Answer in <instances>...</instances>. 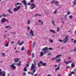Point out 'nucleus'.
<instances>
[{
	"instance_id": "60",
	"label": "nucleus",
	"mask_w": 76,
	"mask_h": 76,
	"mask_svg": "<svg viewBox=\"0 0 76 76\" xmlns=\"http://www.w3.org/2000/svg\"><path fill=\"white\" fill-rule=\"evenodd\" d=\"M41 24V25H43V22L42 21Z\"/></svg>"
},
{
	"instance_id": "18",
	"label": "nucleus",
	"mask_w": 76,
	"mask_h": 76,
	"mask_svg": "<svg viewBox=\"0 0 76 76\" xmlns=\"http://www.w3.org/2000/svg\"><path fill=\"white\" fill-rule=\"evenodd\" d=\"M8 12H9L10 14H12V12L11 11V9H10L8 10Z\"/></svg>"
},
{
	"instance_id": "59",
	"label": "nucleus",
	"mask_w": 76,
	"mask_h": 76,
	"mask_svg": "<svg viewBox=\"0 0 76 76\" xmlns=\"http://www.w3.org/2000/svg\"><path fill=\"white\" fill-rule=\"evenodd\" d=\"M34 54H33L32 55V58H33V57H34Z\"/></svg>"
},
{
	"instance_id": "53",
	"label": "nucleus",
	"mask_w": 76,
	"mask_h": 76,
	"mask_svg": "<svg viewBox=\"0 0 76 76\" xmlns=\"http://www.w3.org/2000/svg\"><path fill=\"white\" fill-rule=\"evenodd\" d=\"M29 50H28L27 51V54H29Z\"/></svg>"
},
{
	"instance_id": "64",
	"label": "nucleus",
	"mask_w": 76,
	"mask_h": 76,
	"mask_svg": "<svg viewBox=\"0 0 76 76\" xmlns=\"http://www.w3.org/2000/svg\"><path fill=\"white\" fill-rule=\"evenodd\" d=\"M74 71H75V72H76V69H74Z\"/></svg>"
},
{
	"instance_id": "33",
	"label": "nucleus",
	"mask_w": 76,
	"mask_h": 76,
	"mask_svg": "<svg viewBox=\"0 0 76 76\" xmlns=\"http://www.w3.org/2000/svg\"><path fill=\"white\" fill-rule=\"evenodd\" d=\"M34 2V0H31L30 1V3H33Z\"/></svg>"
},
{
	"instance_id": "19",
	"label": "nucleus",
	"mask_w": 76,
	"mask_h": 76,
	"mask_svg": "<svg viewBox=\"0 0 76 76\" xmlns=\"http://www.w3.org/2000/svg\"><path fill=\"white\" fill-rule=\"evenodd\" d=\"M3 74H2V76H5L6 75H5V72H2Z\"/></svg>"
},
{
	"instance_id": "11",
	"label": "nucleus",
	"mask_w": 76,
	"mask_h": 76,
	"mask_svg": "<svg viewBox=\"0 0 76 76\" xmlns=\"http://www.w3.org/2000/svg\"><path fill=\"white\" fill-rule=\"evenodd\" d=\"M40 64H42V65L43 66H46V65H47V64H46V63H43V61H40Z\"/></svg>"
},
{
	"instance_id": "55",
	"label": "nucleus",
	"mask_w": 76,
	"mask_h": 76,
	"mask_svg": "<svg viewBox=\"0 0 76 76\" xmlns=\"http://www.w3.org/2000/svg\"><path fill=\"white\" fill-rule=\"evenodd\" d=\"M11 33L12 34H15V32H11Z\"/></svg>"
},
{
	"instance_id": "44",
	"label": "nucleus",
	"mask_w": 76,
	"mask_h": 76,
	"mask_svg": "<svg viewBox=\"0 0 76 76\" xmlns=\"http://www.w3.org/2000/svg\"><path fill=\"white\" fill-rule=\"evenodd\" d=\"M40 64V63H39L38 64V66L39 67H40L41 66V64Z\"/></svg>"
},
{
	"instance_id": "25",
	"label": "nucleus",
	"mask_w": 76,
	"mask_h": 76,
	"mask_svg": "<svg viewBox=\"0 0 76 76\" xmlns=\"http://www.w3.org/2000/svg\"><path fill=\"white\" fill-rule=\"evenodd\" d=\"M43 54H44V53H43V52H41L40 53L41 56H43Z\"/></svg>"
},
{
	"instance_id": "16",
	"label": "nucleus",
	"mask_w": 76,
	"mask_h": 76,
	"mask_svg": "<svg viewBox=\"0 0 76 76\" xmlns=\"http://www.w3.org/2000/svg\"><path fill=\"white\" fill-rule=\"evenodd\" d=\"M61 56H62V55H59L56 56L55 57V58H59V57H61Z\"/></svg>"
},
{
	"instance_id": "1",
	"label": "nucleus",
	"mask_w": 76,
	"mask_h": 76,
	"mask_svg": "<svg viewBox=\"0 0 76 76\" xmlns=\"http://www.w3.org/2000/svg\"><path fill=\"white\" fill-rule=\"evenodd\" d=\"M32 65L31 66V70H35V69H37V67L35 66H36V63L35 62H34V64H32Z\"/></svg>"
},
{
	"instance_id": "61",
	"label": "nucleus",
	"mask_w": 76,
	"mask_h": 76,
	"mask_svg": "<svg viewBox=\"0 0 76 76\" xmlns=\"http://www.w3.org/2000/svg\"><path fill=\"white\" fill-rule=\"evenodd\" d=\"M72 41H73L74 39H71Z\"/></svg>"
},
{
	"instance_id": "52",
	"label": "nucleus",
	"mask_w": 76,
	"mask_h": 76,
	"mask_svg": "<svg viewBox=\"0 0 76 76\" xmlns=\"http://www.w3.org/2000/svg\"><path fill=\"white\" fill-rule=\"evenodd\" d=\"M57 13V10L55 11L54 14H56Z\"/></svg>"
},
{
	"instance_id": "49",
	"label": "nucleus",
	"mask_w": 76,
	"mask_h": 76,
	"mask_svg": "<svg viewBox=\"0 0 76 76\" xmlns=\"http://www.w3.org/2000/svg\"><path fill=\"white\" fill-rule=\"evenodd\" d=\"M23 76H25V75H26V73L24 72L23 73Z\"/></svg>"
},
{
	"instance_id": "13",
	"label": "nucleus",
	"mask_w": 76,
	"mask_h": 76,
	"mask_svg": "<svg viewBox=\"0 0 76 76\" xmlns=\"http://www.w3.org/2000/svg\"><path fill=\"white\" fill-rule=\"evenodd\" d=\"M5 28H7V29H8V28H10V29H12V27H10V25H9L8 26H6L5 27Z\"/></svg>"
},
{
	"instance_id": "21",
	"label": "nucleus",
	"mask_w": 76,
	"mask_h": 76,
	"mask_svg": "<svg viewBox=\"0 0 76 76\" xmlns=\"http://www.w3.org/2000/svg\"><path fill=\"white\" fill-rule=\"evenodd\" d=\"M23 71H24V72H26V71H27V69H26V67L24 68L23 69Z\"/></svg>"
},
{
	"instance_id": "31",
	"label": "nucleus",
	"mask_w": 76,
	"mask_h": 76,
	"mask_svg": "<svg viewBox=\"0 0 76 76\" xmlns=\"http://www.w3.org/2000/svg\"><path fill=\"white\" fill-rule=\"evenodd\" d=\"M27 30L29 31L30 30V27L28 26H27Z\"/></svg>"
},
{
	"instance_id": "12",
	"label": "nucleus",
	"mask_w": 76,
	"mask_h": 76,
	"mask_svg": "<svg viewBox=\"0 0 76 76\" xmlns=\"http://www.w3.org/2000/svg\"><path fill=\"white\" fill-rule=\"evenodd\" d=\"M10 67L13 69H16V66H14L13 64H12L11 65Z\"/></svg>"
},
{
	"instance_id": "6",
	"label": "nucleus",
	"mask_w": 76,
	"mask_h": 76,
	"mask_svg": "<svg viewBox=\"0 0 76 76\" xmlns=\"http://www.w3.org/2000/svg\"><path fill=\"white\" fill-rule=\"evenodd\" d=\"M22 3H23V4L24 5H25L26 8V7L27 6V4H26V1L25 0H24L23 1H22Z\"/></svg>"
},
{
	"instance_id": "14",
	"label": "nucleus",
	"mask_w": 76,
	"mask_h": 76,
	"mask_svg": "<svg viewBox=\"0 0 76 76\" xmlns=\"http://www.w3.org/2000/svg\"><path fill=\"white\" fill-rule=\"evenodd\" d=\"M19 59L18 58H16L14 60L15 62H16V63H18V62L19 61Z\"/></svg>"
},
{
	"instance_id": "26",
	"label": "nucleus",
	"mask_w": 76,
	"mask_h": 76,
	"mask_svg": "<svg viewBox=\"0 0 76 76\" xmlns=\"http://www.w3.org/2000/svg\"><path fill=\"white\" fill-rule=\"evenodd\" d=\"M60 28L59 27H58L57 28V32H59V31H60Z\"/></svg>"
},
{
	"instance_id": "40",
	"label": "nucleus",
	"mask_w": 76,
	"mask_h": 76,
	"mask_svg": "<svg viewBox=\"0 0 76 76\" xmlns=\"http://www.w3.org/2000/svg\"><path fill=\"white\" fill-rule=\"evenodd\" d=\"M68 15H70V12H67Z\"/></svg>"
},
{
	"instance_id": "35",
	"label": "nucleus",
	"mask_w": 76,
	"mask_h": 76,
	"mask_svg": "<svg viewBox=\"0 0 76 76\" xmlns=\"http://www.w3.org/2000/svg\"><path fill=\"white\" fill-rule=\"evenodd\" d=\"M74 2L73 3V4H74L75 5L76 4V0H74Z\"/></svg>"
},
{
	"instance_id": "34",
	"label": "nucleus",
	"mask_w": 76,
	"mask_h": 76,
	"mask_svg": "<svg viewBox=\"0 0 76 76\" xmlns=\"http://www.w3.org/2000/svg\"><path fill=\"white\" fill-rule=\"evenodd\" d=\"M28 23V24H30L31 23V22L30 20H28L27 22Z\"/></svg>"
},
{
	"instance_id": "36",
	"label": "nucleus",
	"mask_w": 76,
	"mask_h": 76,
	"mask_svg": "<svg viewBox=\"0 0 76 76\" xmlns=\"http://www.w3.org/2000/svg\"><path fill=\"white\" fill-rule=\"evenodd\" d=\"M69 18L70 19H72V15H70L69 16Z\"/></svg>"
},
{
	"instance_id": "39",
	"label": "nucleus",
	"mask_w": 76,
	"mask_h": 76,
	"mask_svg": "<svg viewBox=\"0 0 76 76\" xmlns=\"http://www.w3.org/2000/svg\"><path fill=\"white\" fill-rule=\"evenodd\" d=\"M55 4H58V1H55Z\"/></svg>"
},
{
	"instance_id": "22",
	"label": "nucleus",
	"mask_w": 76,
	"mask_h": 76,
	"mask_svg": "<svg viewBox=\"0 0 76 76\" xmlns=\"http://www.w3.org/2000/svg\"><path fill=\"white\" fill-rule=\"evenodd\" d=\"M50 32H53V33H54V34L56 33V32H55L54 31H53V30H50Z\"/></svg>"
},
{
	"instance_id": "45",
	"label": "nucleus",
	"mask_w": 76,
	"mask_h": 76,
	"mask_svg": "<svg viewBox=\"0 0 76 76\" xmlns=\"http://www.w3.org/2000/svg\"><path fill=\"white\" fill-rule=\"evenodd\" d=\"M52 23L54 25H55V24H54V20H52Z\"/></svg>"
},
{
	"instance_id": "58",
	"label": "nucleus",
	"mask_w": 76,
	"mask_h": 76,
	"mask_svg": "<svg viewBox=\"0 0 76 76\" xmlns=\"http://www.w3.org/2000/svg\"><path fill=\"white\" fill-rule=\"evenodd\" d=\"M73 51H76V48H75L74 50Z\"/></svg>"
},
{
	"instance_id": "20",
	"label": "nucleus",
	"mask_w": 76,
	"mask_h": 76,
	"mask_svg": "<svg viewBox=\"0 0 76 76\" xmlns=\"http://www.w3.org/2000/svg\"><path fill=\"white\" fill-rule=\"evenodd\" d=\"M71 67H75V64L72 63L71 64Z\"/></svg>"
},
{
	"instance_id": "23",
	"label": "nucleus",
	"mask_w": 76,
	"mask_h": 76,
	"mask_svg": "<svg viewBox=\"0 0 76 76\" xmlns=\"http://www.w3.org/2000/svg\"><path fill=\"white\" fill-rule=\"evenodd\" d=\"M9 44V42H8V43L5 45V47H8Z\"/></svg>"
},
{
	"instance_id": "9",
	"label": "nucleus",
	"mask_w": 76,
	"mask_h": 76,
	"mask_svg": "<svg viewBox=\"0 0 76 76\" xmlns=\"http://www.w3.org/2000/svg\"><path fill=\"white\" fill-rule=\"evenodd\" d=\"M48 50V48L47 47H46L44 48L43 49V51L45 53H46V51L47 50Z\"/></svg>"
},
{
	"instance_id": "15",
	"label": "nucleus",
	"mask_w": 76,
	"mask_h": 76,
	"mask_svg": "<svg viewBox=\"0 0 76 76\" xmlns=\"http://www.w3.org/2000/svg\"><path fill=\"white\" fill-rule=\"evenodd\" d=\"M17 5H22V4L21 3L18 2L17 4H15V6H17Z\"/></svg>"
},
{
	"instance_id": "24",
	"label": "nucleus",
	"mask_w": 76,
	"mask_h": 76,
	"mask_svg": "<svg viewBox=\"0 0 76 76\" xmlns=\"http://www.w3.org/2000/svg\"><path fill=\"white\" fill-rule=\"evenodd\" d=\"M23 42L22 41L21 43H19L18 44L19 45H22L23 44Z\"/></svg>"
},
{
	"instance_id": "57",
	"label": "nucleus",
	"mask_w": 76,
	"mask_h": 76,
	"mask_svg": "<svg viewBox=\"0 0 76 76\" xmlns=\"http://www.w3.org/2000/svg\"><path fill=\"white\" fill-rule=\"evenodd\" d=\"M26 66H27V67H29V64H26Z\"/></svg>"
},
{
	"instance_id": "3",
	"label": "nucleus",
	"mask_w": 76,
	"mask_h": 76,
	"mask_svg": "<svg viewBox=\"0 0 76 76\" xmlns=\"http://www.w3.org/2000/svg\"><path fill=\"white\" fill-rule=\"evenodd\" d=\"M69 37L68 36H66L64 40V43H66L68 41H69Z\"/></svg>"
},
{
	"instance_id": "41",
	"label": "nucleus",
	"mask_w": 76,
	"mask_h": 76,
	"mask_svg": "<svg viewBox=\"0 0 76 76\" xmlns=\"http://www.w3.org/2000/svg\"><path fill=\"white\" fill-rule=\"evenodd\" d=\"M55 59H56V57L52 59L51 60H55Z\"/></svg>"
},
{
	"instance_id": "62",
	"label": "nucleus",
	"mask_w": 76,
	"mask_h": 76,
	"mask_svg": "<svg viewBox=\"0 0 76 76\" xmlns=\"http://www.w3.org/2000/svg\"><path fill=\"white\" fill-rule=\"evenodd\" d=\"M72 74H69V76H72Z\"/></svg>"
},
{
	"instance_id": "27",
	"label": "nucleus",
	"mask_w": 76,
	"mask_h": 76,
	"mask_svg": "<svg viewBox=\"0 0 76 76\" xmlns=\"http://www.w3.org/2000/svg\"><path fill=\"white\" fill-rule=\"evenodd\" d=\"M25 50V48H24V46H23L21 48V50L22 51H23V50Z\"/></svg>"
},
{
	"instance_id": "54",
	"label": "nucleus",
	"mask_w": 76,
	"mask_h": 76,
	"mask_svg": "<svg viewBox=\"0 0 76 76\" xmlns=\"http://www.w3.org/2000/svg\"><path fill=\"white\" fill-rule=\"evenodd\" d=\"M35 44H36V43L35 42H34V45H33V47H34V45H35Z\"/></svg>"
},
{
	"instance_id": "28",
	"label": "nucleus",
	"mask_w": 76,
	"mask_h": 76,
	"mask_svg": "<svg viewBox=\"0 0 76 76\" xmlns=\"http://www.w3.org/2000/svg\"><path fill=\"white\" fill-rule=\"evenodd\" d=\"M41 16V14H37L34 15V17H36V16Z\"/></svg>"
},
{
	"instance_id": "2",
	"label": "nucleus",
	"mask_w": 76,
	"mask_h": 76,
	"mask_svg": "<svg viewBox=\"0 0 76 76\" xmlns=\"http://www.w3.org/2000/svg\"><path fill=\"white\" fill-rule=\"evenodd\" d=\"M21 7V6H19L17 7L16 8H15L13 9V10L14 12H18L19 9H20V8Z\"/></svg>"
},
{
	"instance_id": "46",
	"label": "nucleus",
	"mask_w": 76,
	"mask_h": 76,
	"mask_svg": "<svg viewBox=\"0 0 76 76\" xmlns=\"http://www.w3.org/2000/svg\"><path fill=\"white\" fill-rule=\"evenodd\" d=\"M38 22H41V20H38Z\"/></svg>"
},
{
	"instance_id": "5",
	"label": "nucleus",
	"mask_w": 76,
	"mask_h": 76,
	"mask_svg": "<svg viewBox=\"0 0 76 76\" xmlns=\"http://www.w3.org/2000/svg\"><path fill=\"white\" fill-rule=\"evenodd\" d=\"M35 8V5L34 4H31L30 8L31 9H34V8Z\"/></svg>"
},
{
	"instance_id": "29",
	"label": "nucleus",
	"mask_w": 76,
	"mask_h": 76,
	"mask_svg": "<svg viewBox=\"0 0 76 76\" xmlns=\"http://www.w3.org/2000/svg\"><path fill=\"white\" fill-rule=\"evenodd\" d=\"M49 41L51 43H53V42H54V41H53V40L52 39H50V40Z\"/></svg>"
},
{
	"instance_id": "30",
	"label": "nucleus",
	"mask_w": 76,
	"mask_h": 76,
	"mask_svg": "<svg viewBox=\"0 0 76 76\" xmlns=\"http://www.w3.org/2000/svg\"><path fill=\"white\" fill-rule=\"evenodd\" d=\"M59 66H58V67L57 68H56L55 69V71H57V70H59Z\"/></svg>"
},
{
	"instance_id": "32",
	"label": "nucleus",
	"mask_w": 76,
	"mask_h": 76,
	"mask_svg": "<svg viewBox=\"0 0 76 76\" xmlns=\"http://www.w3.org/2000/svg\"><path fill=\"white\" fill-rule=\"evenodd\" d=\"M71 74H76V72H71Z\"/></svg>"
},
{
	"instance_id": "17",
	"label": "nucleus",
	"mask_w": 76,
	"mask_h": 76,
	"mask_svg": "<svg viewBox=\"0 0 76 76\" xmlns=\"http://www.w3.org/2000/svg\"><path fill=\"white\" fill-rule=\"evenodd\" d=\"M56 61L57 62H58V63H60V62L61 61V59H56Z\"/></svg>"
},
{
	"instance_id": "56",
	"label": "nucleus",
	"mask_w": 76,
	"mask_h": 76,
	"mask_svg": "<svg viewBox=\"0 0 76 76\" xmlns=\"http://www.w3.org/2000/svg\"><path fill=\"white\" fill-rule=\"evenodd\" d=\"M2 72H0V76H1V74L2 73H2Z\"/></svg>"
},
{
	"instance_id": "50",
	"label": "nucleus",
	"mask_w": 76,
	"mask_h": 76,
	"mask_svg": "<svg viewBox=\"0 0 76 76\" xmlns=\"http://www.w3.org/2000/svg\"><path fill=\"white\" fill-rule=\"evenodd\" d=\"M74 43H76V40H75L73 42Z\"/></svg>"
},
{
	"instance_id": "63",
	"label": "nucleus",
	"mask_w": 76,
	"mask_h": 76,
	"mask_svg": "<svg viewBox=\"0 0 76 76\" xmlns=\"http://www.w3.org/2000/svg\"><path fill=\"white\" fill-rule=\"evenodd\" d=\"M69 63H72V61H68Z\"/></svg>"
},
{
	"instance_id": "51",
	"label": "nucleus",
	"mask_w": 76,
	"mask_h": 76,
	"mask_svg": "<svg viewBox=\"0 0 76 76\" xmlns=\"http://www.w3.org/2000/svg\"><path fill=\"white\" fill-rule=\"evenodd\" d=\"M27 5H28L29 6L30 5H31V4L30 3H27Z\"/></svg>"
},
{
	"instance_id": "7",
	"label": "nucleus",
	"mask_w": 76,
	"mask_h": 76,
	"mask_svg": "<svg viewBox=\"0 0 76 76\" xmlns=\"http://www.w3.org/2000/svg\"><path fill=\"white\" fill-rule=\"evenodd\" d=\"M29 34L31 35L32 37H34V31H32V29L31 30V31L29 32Z\"/></svg>"
},
{
	"instance_id": "8",
	"label": "nucleus",
	"mask_w": 76,
	"mask_h": 76,
	"mask_svg": "<svg viewBox=\"0 0 76 76\" xmlns=\"http://www.w3.org/2000/svg\"><path fill=\"white\" fill-rule=\"evenodd\" d=\"M9 16H10V15L9 14H2V17H4V18L5 17H7Z\"/></svg>"
},
{
	"instance_id": "47",
	"label": "nucleus",
	"mask_w": 76,
	"mask_h": 76,
	"mask_svg": "<svg viewBox=\"0 0 76 76\" xmlns=\"http://www.w3.org/2000/svg\"><path fill=\"white\" fill-rule=\"evenodd\" d=\"M17 66H20V63H18L17 64Z\"/></svg>"
},
{
	"instance_id": "4",
	"label": "nucleus",
	"mask_w": 76,
	"mask_h": 76,
	"mask_svg": "<svg viewBox=\"0 0 76 76\" xmlns=\"http://www.w3.org/2000/svg\"><path fill=\"white\" fill-rule=\"evenodd\" d=\"M36 70H37V68H35V69H33V73H31V72H28V74H31L32 76H34V73L36 72Z\"/></svg>"
},
{
	"instance_id": "37",
	"label": "nucleus",
	"mask_w": 76,
	"mask_h": 76,
	"mask_svg": "<svg viewBox=\"0 0 76 76\" xmlns=\"http://www.w3.org/2000/svg\"><path fill=\"white\" fill-rule=\"evenodd\" d=\"M2 55L3 57H4L5 56V54L4 53H2Z\"/></svg>"
},
{
	"instance_id": "10",
	"label": "nucleus",
	"mask_w": 76,
	"mask_h": 76,
	"mask_svg": "<svg viewBox=\"0 0 76 76\" xmlns=\"http://www.w3.org/2000/svg\"><path fill=\"white\" fill-rule=\"evenodd\" d=\"M1 22L2 23H4L6 22V19L4 18H3L1 20Z\"/></svg>"
},
{
	"instance_id": "38",
	"label": "nucleus",
	"mask_w": 76,
	"mask_h": 76,
	"mask_svg": "<svg viewBox=\"0 0 76 76\" xmlns=\"http://www.w3.org/2000/svg\"><path fill=\"white\" fill-rule=\"evenodd\" d=\"M64 63H66V64H69V62H66L65 61Z\"/></svg>"
},
{
	"instance_id": "42",
	"label": "nucleus",
	"mask_w": 76,
	"mask_h": 76,
	"mask_svg": "<svg viewBox=\"0 0 76 76\" xmlns=\"http://www.w3.org/2000/svg\"><path fill=\"white\" fill-rule=\"evenodd\" d=\"M49 50H53V48H49Z\"/></svg>"
},
{
	"instance_id": "48",
	"label": "nucleus",
	"mask_w": 76,
	"mask_h": 76,
	"mask_svg": "<svg viewBox=\"0 0 76 76\" xmlns=\"http://www.w3.org/2000/svg\"><path fill=\"white\" fill-rule=\"evenodd\" d=\"M69 68H70V67H69V66H67L66 67V69H69Z\"/></svg>"
},
{
	"instance_id": "43",
	"label": "nucleus",
	"mask_w": 76,
	"mask_h": 76,
	"mask_svg": "<svg viewBox=\"0 0 76 76\" xmlns=\"http://www.w3.org/2000/svg\"><path fill=\"white\" fill-rule=\"evenodd\" d=\"M59 41H60V42H63V40H61V39H59Z\"/></svg>"
}]
</instances>
